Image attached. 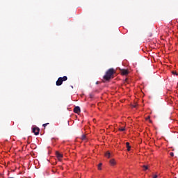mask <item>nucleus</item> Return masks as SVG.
Instances as JSON below:
<instances>
[{
  "mask_svg": "<svg viewBox=\"0 0 178 178\" xmlns=\"http://www.w3.org/2000/svg\"><path fill=\"white\" fill-rule=\"evenodd\" d=\"M101 166H102V163H99V165H98V170H101L102 168H101Z\"/></svg>",
  "mask_w": 178,
  "mask_h": 178,
  "instance_id": "obj_12",
  "label": "nucleus"
},
{
  "mask_svg": "<svg viewBox=\"0 0 178 178\" xmlns=\"http://www.w3.org/2000/svg\"><path fill=\"white\" fill-rule=\"evenodd\" d=\"M82 140H86V135L82 136Z\"/></svg>",
  "mask_w": 178,
  "mask_h": 178,
  "instance_id": "obj_15",
  "label": "nucleus"
},
{
  "mask_svg": "<svg viewBox=\"0 0 178 178\" xmlns=\"http://www.w3.org/2000/svg\"><path fill=\"white\" fill-rule=\"evenodd\" d=\"M110 165H111V166H115V165H116V161H115V159H111V160H110Z\"/></svg>",
  "mask_w": 178,
  "mask_h": 178,
  "instance_id": "obj_7",
  "label": "nucleus"
},
{
  "mask_svg": "<svg viewBox=\"0 0 178 178\" xmlns=\"http://www.w3.org/2000/svg\"><path fill=\"white\" fill-rule=\"evenodd\" d=\"M74 113H77L79 115V113H80V112H81V110L80 109L79 106H76L74 108Z\"/></svg>",
  "mask_w": 178,
  "mask_h": 178,
  "instance_id": "obj_4",
  "label": "nucleus"
},
{
  "mask_svg": "<svg viewBox=\"0 0 178 178\" xmlns=\"http://www.w3.org/2000/svg\"><path fill=\"white\" fill-rule=\"evenodd\" d=\"M142 168H144V170H148V165H143Z\"/></svg>",
  "mask_w": 178,
  "mask_h": 178,
  "instance_id": "obj_10",
  "label": "nucleus"
},
{
  "mask_svg": "<svg viewBox=\"0 0 178 178\" xmlns=\"http://www.w3.org/2000/svg\"><path fill=\"white\" fill-rule=\"evenodd\" d=\"M124 130H126V128H125V127H122V128H120V129H119V131H124Z\"/></svg>",
  "mask_w": 178,
  "mask_h": 178,
  "instance_id": "obj_11",
  "label": "nucleus"
},
{
  "mask_svg": "<svg viewBox=\"0 0 178 178\" xmlns=\"http://www.w3.org/2000/svg\"><path fill=\"white\" fill-rule=\"evenodd\" d=\"M105 156H106V158H111V156H112V154H111V152H106V154H105Z\"/></svg>",
  "mask_w": 178,
  "mask_h": 178,
  "instance_id": "obj_8",
  "label": "nucleus"
},
{
  "mask_svg": "<svg viewBox=\"0 0 178 178\" xmlns=\"http://www.w3.org/2000/svg\"><path fill=\"white\" fill-rule=\"evenodd\" d=\"M96 84H98V81L96 82Z\"/></svg>",
  "mask_w": 178,
  "mask_h": 178,
  "instance_id": "obj_20",
  "label": "nucleus"
},
{
  "mask_svg": "<svg viewBox=\"0 0 178 178\" xmlns=\"http://www.w3.org/2000/svg\"><path fill=\"white\" fill-rule=\"evenodd\" d=\"M136 106H137V105H134V108H136Z\"/></svg>",
  "mask_w": 178,
  "mask_h": 178,
  "instance_id": "obj_19",
  "label": "nucleus"
},
{
  "mask_svg": "<svg viewBox=\"0 0 178 178\" xmlns=\"http://www.w3.org/2000/svg\"><path fill=\"white\" fill-rule=\"evenodd\" d=\"M172 74H175V75L177 76V73L175 71L172 72Z\"/></svg>",
  "mask_w": 178,
  "mask_h": 178,
  "instance_id": "obj_16",
  "label": "nucleus"
},
{
  "mask_svg": "<svg viewBox=\"0 0 178 178\" xmlns=\"http://www.w3.org/2000/svg\"><path fill=\"white\" fill-rule=\"evenodd\" d=\"M56 155L58 159H60L61 158H63V155L62 154L59 153V152H56Z\"/></svg>",
  "mask_w": 178,
  "mask_h": 178,
  "instance_id": "obj_6",
  "label": "nucleus"
},
{
  "mask_svg": "<svg viewBox=\"0 0 178 178\" xmlns=\"http://www.w3.org/2000/svg\"><path fill=\"white\" fill-rule=\"evenodd\" d=\"M149 116H148L147 118H146V120H149Z\"/></svg>",
  "mask_w": 178,
  "mask_h": 178,
  "instance_id": "obj_18",
  "label": "nucleus"
},
{
  "mask_svg": "<svg viewBox=\"0 0 178 178\" xmlns=\"http://www.w3.org/2000/svg\"><path fill=\"white\" fill-rule=\"evenodd\" d=\"M67 80V76H64L63 77H59L56 82V86H62L63 84V81H66Z\"/></svg>",
  "mask_w": 178,
  "mask_h": 178,
  "instance_id": "obj_2",
  "label": "nucleus"
},
{
  "mask_svg": "<svg viewBox=\"0 0 178 178\" xmlns=\"http://www.w3.org/2000/svg\"><path fill=\"white\" fill-rule=\"evenodd\" d=\"M170 156H175V154L173 152L170 153Z\"/></svg>",
  "mask_w": 178,
  "mask_h": 178,
  "instance_id": "obj_14",
  "label": "nucleus"
},
{
  "mask_svg": "<svg viewBox=\"0 0 178 178\" xmlns=\"http://www.w3.org/2000/svg\"><path fill=\"white\" fill-rule=\"evenodd\" d=\"M48 124H49V123L43 124L42 127L45 129Z\"/></svg>",
  "mask_w": 178,
  "mask_h": 178,
  "instance_id": "obj_13",
  "label": "nucleus"
},
{
  "mask_svg": "<svg viewBox=\"0 0 178 178\" xmlns=\"http://www.w3.org/2000/svg\"><path fill=\"white\" fill-rule=\"evenodd\" d=\"M113 74H115V70L113 68H110L106 71V74L103 76V79L108 81L112 79V76H113Z\"/></svg>",
  "mask_w": 178,
  "mask_h": 178,
  "instance_id": "obj_1",
  "label": "nucleus"
},
{
  "mask_svg": "<svg viewBox=\"0 0 178 178\" xmlns=\"http://www.w3.org/2000/svg\"><path fill=\"white\" fill-rule=\"evenodd\" d=\"M153 178H158V175H155L153 176Z\"/></svg>",
  "mask_w": 178,
  "mask_h": 178,
  "instance_id": "obj_17",
  "label": "nucleus"
},
{
  "mask_svg": "<svg viewBox=\"0 0 178 178\" xmlns=\"http://www.w3.org/2000/svg\"><path fill=\"white\" fill-rule=\"evenodd\" d=\"M121 74H122V76H126V75L129 74V70H121Z\"/></svg>",
  "mask_w": 178,
  "mask_h": 178,
  "instance_id": "obj_5",
  "label": "nucleus"
},
{
  "mask_svg": "<svg viewBox=\"0 0 178 178\" xmlns=\"http://www.w3.org/2000/svg\"><path fill=\"white\" fill-rule=\"evenodd\" d=\"M32 132L34 133L35 136H38L40 134V129L38 127H33Z\"/></svg>",
  "mask_w": 178,
  "mask_h": 178,
  "instance_id": "obj_3",
  "label": "nucleus"
},
{
  "mask_svg": "<svg viewBox=\"0 0 178 178\" xmlns=\"http://www.w3.org/2000/svg\"><path fill=\"white\" fill-rule=\"evenodd\" d=\"M126 145H127V151H130V149H131V147L130 146V143L127 142Z\"/></svg>",
  "mask_w": 178,
  "mask_h": 178,
  "instance_id": "obj_9",
  "label": "nucleus"
}]
</instances>
